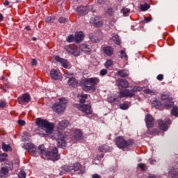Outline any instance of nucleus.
Segmentation results:
<instances>
[{
	"mask_svg": "<svg viewBox=\"0 0 178 178\" xmlns=\"http://www.w3.org/2000/svg\"><path fill=\"white\" fill-rule=\"evenodd\" d=\"M38 154L44 159H50L51 161H58L60 156L58 154V149L54 147L51 152L45 150L44 145H41L38 148Z\"/></svg>",
	"mask_w": 178,
	"mask_h": 178,
	"instance_id": "obj_1",
	"label": "nucleus"
},
{
	"mask_svg": "<svg viewBox=\"0 0 178 178\" xmlns=\"http://www.w3.org/2000/svg\"><path fill=\"white\" fill-rule=\"evenodd\" d=\"M143 88L140 86H134L131 90L125 89L120 90L118 98H114L113 101L119 102L122 98H133L136 95V92L141 91Z\"/></svg>",
	"mask_w": 178,
	"mask_h": 178,
	"instance_id": "obj_2",
	"label": "nucleus"
},
{
	"mask_svg": "<svg viewBox=\"0 0 178 178\" xmlns=\"http://www.w3.org/2000/svg\"><path fill=\"white\" fill-rule=\"evenodd\" d=\"M99 83V79L97 77H92L89 79H85L81 81V86L83 91H94L95 90V86Z\"/></svg>",
	"mask_w": 178,
	"mask_h": 178,
	"instance_id": "obj_3",
	"label": "nucleus"
},
{
	"mask_svg": "<svg viewBox=\"0 0 178 178\" xmlns=\"http://www.w3.org/2000/svg\"><path fill=\"white\" fill-rule=\"evenodd\" d=\"M36 124L39 129H42V130H45V132L47 134H51L52 131H54V129L55 127L54 123H51L48 122V120H42L41 118H38L36 120Z\"/></svg>",
	"mask_w": 178,
	"mask_h": 178,
	"instance_id": "obj_4",
	"label": "nucleus"
},
{
	"mask_svg": "<svg viewBox=\"0 0 178 178\" xmlns=\"http://www.w3.org/2000/svg\"><path fill=\"white\" fill-rule=\"evenodd\" d=\"M67 104V100L66 99V98H60L59 102L54 104L52 106V109L53 111H54V112H56L57 113H62V112H65Z\"/></svg>",
	"mask_w": 178,
	"mask_h": 178,
	"instance_id": "obj_5",
	"label": "nucleus"
},
{
	"mask_svg": "<svg viewBox=\"0 0 178 178\" xmlns=\"http://www.w3.org/2000/svg\"><path fill=\"white\" fill-rule=\"evenodd\" d=\"M161 99L164 109H170L174 105V103L172 101V97L169 94L162 93L161 95Z\"/></svg>",
	"mask_w": 178,
	"mask_h": 178,
	"instance_id": "obj_6",
	"label": "nucleus"
},
{
	"mask_svg": "<svg viewBox=\"0 0 178 178\" xmlns=\"http://www.w3.org/2000/svg\"><path fill=\"white\" fill-rule=\"evenodd\" d=\"M115 144L118 148L124 149V148H127L130 145V142L124 140L123 136H118L115 138Z\"/></svg>",
	"mask_w": 178,
	"mask_h": 178,
	"instance_id": "obj_7",
	"label": "nucleus"
},
{
	"mask_svg": "<svg viewBox=\"0 0 178 178\" xmlns=\"http://www.w3.org/2000/svg\"><path fill=\"white\" fill-rule=\"evenodd\" d=\"M63 169L65 172H81V164L76 163L71 165H64Z\"/></svg>",
	"mask_w": 178,
	"mask_h": 178,
	"instance_id": "obj_8",
	"label": "nucleus"
},
{
	"mask_svg": "<svg viewBox=\"0 0 178 178\" xmlns=\"http://www.w3.org/2000/svg\"><path fill=\"white\" fill-rule=\"evenodd\" d=\"M76 108L85 115H92V108L90 104H78Z\"/></svg>",
	"mask_w": 178,
	"mask_h": 178,
	"instance_id": "obj_9",
	"label": "nucleus"
},
{
	"mask_svg": "<svg viewBox=\"0 0 178 178\" xmlns=\"http://www.w3.org/2000/svg\"><path fill=\"white\" fill-rule=\"evenodd\" d=\"M65 49L69 55H73L74 56H79L80 55V49L76 46H65Z\"/></svg>",
	"mask_w": 178,
	"mask_h": 178,
	"instance_id": "obj_10",
	"label": "nucleus"
},
{
	"mask_svg": "<svg viewBox=\"0 0 178 178\" xmlns=\"http://www.w3.org/2000/svg\"><path fill=\"white\" fill-rule=\"evenodd\" d=\"M71 134L72 136V140L74 143H77V141H80L83 138V134L80 129H74L72 131Z\"/></svg>",
	"mask_w": 178,
	"mask_h": 178,
	"instance_id": "obj_11",
	"label": "nucleus"
},
{
	"mask_svg": "<svg viewBox=\"0 0 178 178\" xmlns=\"http://www.w3.org/2000/svg\"><path fill=\"white\" fill-rule=\"evenodd\" d=\"M57 136V143L58 145L60 147H65L66 145V136L60 131H58L56 134Z\"/></svg>",
	"mask_w": 178,
	"mask_h": 178,
	"instance_id": "obj_12",
	"label": "nucleus"
},
{
	"mask_svg": "<svg viewBox=\"0 0 178 178\" xmlns=\"http://www.w3.org/2000/svg\"><path fill=\"white\" fill-rule=\"evenodd\" d=\"M90 23L95 27H102V19L99 17H92L90 20Z\"/></svg>",
	"mask_w": 178,
	"mask_h": 178,
	"instance_id": "obj_13",
	"label": "nucleus"
},
{
	"mask_svg": "<svg viewBox=\"0 0 178 178\" xmlns=\"http://www.w3.org/2000/svg\"><path fill=\"white\" fill-rule=\"evenodd\" d=\"M169 124H170V120H168L166 122L159 120V127L160 130H162L163 131H168V129H169Z\"/></svg>",
	"mask_w": 178,
	"mask_h": 178,
	"instance_id": "obj_14",
	"label": "nucleus"
},
{
	"mask_svg": "<svg viewBox=\"0 0 178 178\" xmlns=\"http://www.w3.org/2000/svg\"><path fill=\"white\" fill-rule=\"evenodd\" d=\"M54 59L56 62H58V63H60L63 67H65V69H69V61H67V60L62 58L58 56H56Z\"/></svg>",
	"mask_w": 178,
	"mask_h": 178,
	"instance_id": "obj_15",
	"label": "nucleus"
},
{
	"mask_svg": "<svg viewBox=\"0 0 178 178\" xmlns=\"http://www.w3.org/2000/svg\"><path fill=\"white\" fill-rule=\"evenodd\" d=\"M23 148H24V149H26V151H28V152H29V154H31L37 153V148L33 143H28L24 145Z\"/></svg>",
	"mask_w": 178,
	"mask_h": 178,
	"instance_id": "obj_16",
	"label": "nucleus"
},
{
	"mask_svg": "<svg viewBox=\"0 0 178 178\" xmlns=\"http://www.w3.org/2000/svg\"><path fill=\"white\" fill-rule=\"evenodd\" d=\"M9 170H10V167L2 166L0 169V178H6L9 175Z\"/></svg>",
	"mask_w": 178,
	"mask_h": 178,
	"instance_id": "obj_17",
	"label": "nucleus"
},
{
	"mask_svg": "<svg viewBox=\"0 0 178 178\" xmlns=\"http://www.w3.org/2000/svg\"><path fill=\"white\" fill-rule=\"evenodd\" d=\"M117 84L120 90H122V88H129V82L124 79H119L117 81Z\"/></svg>",
	"mask_w": 178,
	"mask_h": 178,
	"instance_id": "obj_18",
	"label": "nucleus"
},
{
	"mask_svg": "<svg viewBox=\"0 0 178 178\" xmlns=\"http://www.w3.org/2000/svg\"><path fill=\"white\" fill-rule=\"evenodd\" d=\"M50 77L53 80H59L60 79V72L58 70H51L50 72Z\"/></svg>",
	"mask_w": 178,
	"mask_h": 178,
	"instance_id": "obj_19",
	"label": "nucleus"
},
{
	"mask_svg": "<svg viewBox=\"0 0 178 178\" xmlns=\"http://www.w3.org/2000/svg\"><path fill=\"white\" fill-rule=\"evenodd\" d=\"M145 120L148 129H151L154 126V118L151 115H146Z\"/></svg>",
	"mask_w": 178,
	"mask_h": 178,
	"instance_id": "obj_20",
	"label": "nucleus"
},
{
	"mask_svg": "<svg viewBox=\"0 0 178 178\" xmlns=\"http://www.w3.org/2000/svg\"><path fill=\"white\" fill-rule=\"evenodd\" d=\"M77 13L79 16H84L88 13V8L86 6H80L77 8Z\"/></svg>",
	"mask_w": 178,
	"mask_h": 178,
	"instance_id": "obj_21",
	"label": "nucleus"
},
{
	"mask_svg": "<svg viewBox=\"0 0 178 178\" xmlns=\"http://www.w3.org/2000/svg\"><path fill=\"white\" fill-rule=\"evenodd\" d=\"M103 52L106 56H112L113 55L114 50L112 47H105L103 48Z\"/></svg>",
	"mask_w": 178,
	"mask_h": 178,
	"instance_id": "obj_22",
	"label": "nucleus"
},
{
	"mask_svg": "<svg viewBox=\"0 0 178 178\" xmlns=\"http://www.w3.org/2000/svg\"><path fill=\"white\" fill-rule=\"evenodd\" d=\"M84 40V33L83 32H76L75 33V41L76 42H81Z\"/></svg>",
	"mask_w": 178,
	"mask_h": 178,
	"instance_id": "obj_23",
	"label": "nucleus"
},
{
	"mask_svg": "<svg viewBox=\"0 0 178 178\" xmlns=\"http://www.w3.org/2000/svg\"><path fill=\"white\" fill-rule=\"evenodd\" d=\"M67 126H69V122L63 120L58 122V130H65Z\"/></svg>",
	"mask_w": 178,
	"mask_h": 178,
	"instance_id": "obj_24",
	"label": "nucleus"
},
{
	"mask_svg": "<svg viewBox=\"0 0 178 178\" xmlns=\"http://www.w3.org/2000/svg\"><path fill=\"white\" fill-rule=\"evenodd\" d=\"M79 49H81V51L85 52L86 54H90L91 52V48H90V46L86 44H81L79 47Z\"/></svg>",
	"mask_w": 178,
	"mask_h": 178,
	"instance_id": "obj_25",
	"label": "nucleus"
},
{
	"mask_svg": "<svg viewBox=\"0 0 178 178\" xmlns=\"http://www.w3.org/2000/svg\"><path fill=\"white\" fill-rule=\"evenodd\" d=\"M169 178H178V171L177 170L171 169L168 172Z\"/></svg>",
	"mask_w": 178,
	"mask_h": 178,
	"instance_id": "obj_26",
	"label": "nucleus"
},
{
	"mask_svg": "<svg viewBox=\"0 0 178 178\" xmlns=\"http://www.w3.org/2000/svg\"><path fill=\"white\" fill-rule=\"evenodd\" d=\"M68 85L70 86V87H76L77 85L79 84V82L77 81L76 79L72 77L68 80Z\"/></svg>",
	"mask_w": 178,
	"mask_h": 178,
	"instance_id": "obj_27",
	"label": "nucleus"
},
{
	"mask_svg": "<svg viewBox=\"0 0 178 178\" xmlns=\"http://www.w3.org/2000/svg\"><path fill=\"white\" fill-rule=\"evenodd\" d=\"M111 40L115 42V44L117 45H120L121 42H120V38H119V35H118V34L115 33H113L112 34V37H111Z\"/></svg>",
	"mask_w": 178,
	"mask_h": 178,
	"instance_id": "obj_28",
	"label": "nucleus"
},
{
	"mask_svg": "<svg viewBox=\"0 0 178 178\" xmlns=\"http://www.w3.org/2000/svg\"><path fill=\"white\" fill-rule=\"evenodd\" d=\"M152 106H154V108H159L160 106H163V104H162V102H160L159 100H153L152 102Z\"/></svg>",
	"mask_w": 178,
	"mask_h": 178,
	"instance_id": "obj_29",
	"label": "nucleus"
},
{
	"mask_svg": "<svg viewBox=\"0 0 178 178\" xmlns=\"http://www.w3.org/2000/svg\"><path fill=\"white\" fill-rule=\"evenodd\" d=\"M99 151H100V152H108V151H111V148L106 145H100L99 147Z\"/></svg>",
	"mask_w": 178,
	"mask_h": 178,
	"instance_id": "obj_30",
	"label": "nucleus"
},
{
	"mask_svg": "<svg viewBox=\"0 0 178 178\" xmlns=\"http://www.w3.org/2000/svg\"><path fill=\"white\" fill-rule=\"evenodd\" d=\"M118 74L121 77H127V76H129V71L126 70H121L118 71Z\"/></svg>",
	"mask_w": 178,
	"mask_h": 178,
	"instance_id": "obj_31",
	"label": "nucleus"
},
{
	"mask_svg": "<svg viewBox=\"0 0 178 178\" xmlns=\"http://www.w3.org/2000/svg\"><path fill=\"white\" fill-rule=\"evenodd\" d=\"M8 154L6 153L0 154V162H8Z\"/></svg>",
	"mask_w": 178,
	"mask_h": 178,
	"instance_id": "obj_32",
	"label": "nucleus"
},
{
	"mask_svg": "<svg viewBox=\"0 0 178 178\" xmlns=\"http://www.w3.org/2000/svg\"><path fill=\"white\" fill-rule=\"evenodd\" d=\"M171 115L172 116H175V118H178V107L177 106H174L171 111Z\"/></svg>",
	"mask_w": 178,
	"mask_h": 178,
	"instance_id": "obj_33",
	"label": "nucleus"
},
{
	"mask_svg": "<svg viewBox=\"0 0 178 178\" xmlns=\"http://www.w3.org/2000/svg\"><path fill=\"white\" fill-rule=\"evenodd\" d=\"M2 149L4 152H8V151H12V147L9 145H6L5 143L2 144Z\"/></svg>",
	"mask_w": 178,
	"mask_h": 178,
	"instance_id": "obj_34",
	"label": "nucleus"
},
{
	"mask_svg": "<svg viewBox=\"0 0 178 178\" xmlns=\"http://www.w3.org/2000/svg\"><path fill=\"white\" fill-rule=\"evenodd\" d=\"M140 10H142V12H145L146 10H148V9H149V6L147 3H145V4H141L140 6Z\"/></svg>",
	"mask_w": 178,
	"mask_h": 178,
	"instance_id": "obj_35",
	"label": "nucleus"
},
{
	"mask_svg": "<svg viewBox=\"0 0 178 178\" xmlns=\"http://www.w3.org/2000/svg\"><path fill=\"white\" fill-rule=\"evenodd\" d=\"M87 97H88V95H78V97L81 98L79 99L80 104H84V102H86V99H87Z\"/></svg>",
	"mask_w": 178,
	"mask_h": 178,
	"instance_id": "obj_36",
	"label": "nucleus"
},
{
	"mask_svg": "<svg viewBox=\"0 0 178 178\" xmlns=\"http://www.w3.org/2000/svg\"><path fill=\"white\" fill-rule=\"evenodd\" d=\"M22 101L23 102H30V95L29 94H24L22 97Z\"/></svg>",
	"mask_w": 178,
	"mask_h": 178,
	"instance_id": "obj_37",
	"label": "nucleus"
},
{
	"mask_svg": "<svg viewBox=\"0 0 178 178\" xmlns=\"http://www.w3.org/2000/svg\"><path fill=\"white\" fill-rule=\"evenodd\" d=\"M122 13H123L124 16L127 17L130 15V9L127 8H123L122 9Z\"/></svg>",
	"mask_w": 178,
	"mask_h": 178,
	"instance_id": "obj_38",
	"label": "nucleus"
},
{
	"mask_svg": "<svg viewBox=\"0 0 178 178\" xmlns=\"http://www.w3.org/2000/svg\"><path fill=\"white\" fill-rule=\"evenodd\" d=\"M120 108L122 111H126L129 109V104L127 103H122L120 104Z\"/></svg>",
	"mask_w": 178,
	"mask_h": 178,
	"instance_id": "obj_39",
	"label": "nucleus"
},
{
	"mask_svg": "<svg viewBox=\"0 0 178 178\" xmlns=\"http://www.w3.org/2000/svg\"><path fill=\"white\" fill-rule=\"evenodd\" d=\"M120 58L121 59H127V54H126V50L120 51Z\"/></svg>",
	"mask_w": 178,
	"mask_h": 178,
	"instance_id": "obj_40",
	"label": "nucleus"
},
{
	"mask_svg": "<svg viewBox=\"0 0 178 178\" xmlns=\"http://www.w3.org/2000/svg\"><path fill=\"white\" fill-rule=\"evenodd\" d=\"M113 65V61L112 60L109 59L107 60L106 62L105 63L104 65L106 69H108V67H111Z\"/></svg>",
	"mask_w": 178,
	"mask_h": 178,
	"instance_id": "obj_41",
	"label": "nucleus"
},
{
	"mask_svg": "<svg viewBox=\"0 0 178 178\" xmlns=\"http://www.w3.org/2000/svg\"><path fill=\"white\" fill-rule=\"evenodd\" d=\"M145 94H149V95H156V92L151 90L149 89H146L144 90Z\"/></svg>",
	"mask_w": 178,
	"mask_h": 178,
	"instance_id": "obj_42",
	"label": "nucleus"
},
{
	"mask_svg": "<svg viewBox=\"0 0 178 178\" xmlns=\"http://www.w3.org/2000/svg\"><path fill=\"white\" fill-rule=\"evenodd\" d=\"M67 42H73V41H76V37L73 36V35H69L67 38Z\"/></svg>",
	"mask_w": 178,
	"mask_h": 178,
	"instance_id": "obj_43",
	"label": "nucleus"
},
{
	"mask_svg": "<svg viewBox=\"0 0 178 178\" xmlns=\"http://www.w3.org/2000/svg\"><path fill=\"white\" fill-rule=\"evenodd\" d=\"M18 177L19 178H26V172H24V170L19 171V172L18 174Z\"/></svg>",
	"mask_w": 178,
	"mask_h": 178,
	"instance_id": "obj_44",
	"label": "nucleus"
},
{
	"mask_svg": "<svg viewBox=\"0 0 178 178\" xmlns=\"http://www.w3.org/2000/svg\"><path fill=\"white\" fill-rule=\"evenodd\" d=\"M115 13V10H113V8H108L106 11V15H108V16H112Z\"/></svg>",
	"mask_w": 178,
	"mask_h": 178,
	"instance_id": "obj_45",
	"label": "nucleus"
},
{
	"mask_svg": "<svg viewBox=\"0 0 178 178\" xmlns=\"http://www.w3.org/2000/svg\"><path fill=\"white\" fill-rule=\"evenodd\" d=\"M58 22H59V23H67V19H66L63 17H61L58 19Z\"/></svg>",
	"mask_w": 178,
	"mask_h": 178,
	"instance_id": "obj_46",
	"label": "nucleus"
},
{
	"mask_svg": "<svg viewBox=\"0 0 178 178\" xmlns=\"http://www.w3.org/2000/svg\"><path fill=\"white\" fill-rule=\"evenodd\" d=\"M108 74V70L106 69H103L100 71V76H105Z\"/></svg>",
	"mask_w": 178,
	"mask_h": 178,
	"instance_id": "obj_47",
	"label": "nucleus"
},
{
	"mask_svg": "<svg viewBox=\"0 0 178 178\" xmlns=\"http://www.w3.org/2000/svg\"><path fill=\"white\" fill-rule=\"evenodd\" d=\"M138 166L141 169L142 171L145 170V164L144 163H139Z\"/></svg>",
	"mask_w": 178,
	"mask_h": 178,
	"instance_id": "obj_48",
	"label": "nucleus"
},
{
	"mask_svg": "<svg viewBox=\"0 0 178 178\" xmlns=\"http://www.w3.org/2000/svg\"><path fill=\"white\" fill-rule=\"evenodd\" d=\"M18 124H19V126H24L26 124V121L19 120H18Z\"/></svg>",
	"mask_w": 178,
	"mask_h": 178,
	"instance_id": "obj_49",
	"label": "nucleus"
},
{
	"mask_svg": "<svg viewBox=\"0 0 178 178\" xmlns=\"http://www.w3.org/2000/svg\"><path fill=\"white\" fill-rule=\"evenodd\" d=\"M152 20V17H145L144 18V23H149Z\"/></svg>",
	"mask_w": 178,
	"mask_h": 178,
	"instance_id": "obj_50",
	"label": "nucleus"
},
{
	"mask_svg": "<svg viewBox=\"0 0 178 178\" xmlns=\"http://www.w3.org/2000/svg\"><path fill=\"white\" fill-rule=\"evenodd\" d=\"M6 103L4 101L0 100V108H5Z\"/></svg>",
	"mask_w": 178,
	"mask_h": 178,
	"instance_id": "obj_51",
	"label": "nucleus"
},
{
	"mask_svg": "<svg viewBox=\"0 0 178 178\" xmlns=\"http://www.w3.org/2000/svg\"><path fill=\"white\" fill-rule=\"evenodd\" d=\"M157 80L159 81H162L163 80V74H159L156 77Z\"/></svg>",
	"mask_w": 178,
	"mask_h": 178,
	"instance_id": "obj_52",
	"label": "nucleus"
},
{
	"mask_svg": "<svg viewBox=\"0 0 178 178\" xmlns=\"http://www.w3.org/2000/svg\"><path fill=\"white\" fill-rule=\"evenodd\" d=\"M36 65H37V60L35 58H33L31 62V65L36 66Z\"/></svg>",
	"mask_w": 178,
	"mask_h": 178,
	"instance_id": "obj_53",
	"label": "nucleus"
},
{
	"mask_svg": "<svg viewBox=\"0 0 178 178\" xmlns=\"http://www.w3.org/2000/svg\"><path fill=\"white\" fill-rule=\"evenodd\" d=\"M50 22H52V17H48L46 19V22H47V23H50Z\"/></svg>",
	"mask_w": 178,
	"mask_h": 178,
	"instance_id": "obj_54",
	"label": "nucleus"
},
{
	"mask_svg": "<svg viewBox=\"0 0 178 178\" xmlns=\"http://www.w3.org/2000/svg\"><path fill=\"white\" fill-rule=\"evenodd\" d=\"M4 6H8L9 5V1L6 0L5 2L3 3Z\"/></svg>",
	"mask_w": 178,
	"mask_h": 178,
	"instance_id": "obj_55",
	"label": "nucleus"
},
{
	"mask_svg": "<svg viewBox=\"0 0 178 178\" xmlns=\"http://www.w3.org/2000/svg\"><path fill=\"white\" fill-rule=\"evenodd\" d=\"M92 178H101V177L99 175H94L92 176Z\"/></svg>",
	"mask_w": 178,
	"mask_h": 178,
	"instance_id": "obj_56",
	"label": "nucleus"
},
{
	"mask_svg": "<svg viewBox=\"0 0 178 178\" xmlns=\"http://www.w3.org/2000/svg\"><path fill=\"white\" fill-rule=\"evenodd\" d=\"M3 20V15L2 14H0V22H2Z\"/></svg>",
	"mask_w": 178,
	"mask_h": 178,
	"instance_id": "obj_57",
	"label": "nucleus"
},
{
	"mask_svg": "<svg viewBox=\"0 0 178 178\" xmlns=\"http://www.w3.org/2000/svg\"><path fill=\"white\" fill-rule=\"evenodd\" d=\"M154 162H155V161L151 160V161H150V165H153V164H154Z\"/></svg>",
	"mask_w": 178,
	"mask_h": 178,
	"instance_id": "obj_58",
	"label": "nucleus"
},
{
	"mask_svg": "<svg viewBox=\"0 0 178 178\" xmlns=\"http://www.w3.org/2000/svg\"><path fill=\"white\" fill-rule=\"evenodd\" d=\"M66 74V76H73V74H72V73H70V74L67 73V74Z\"/></svg>",
	"mask_w": 178,
	"mask_h": 178,
	"instance_id": "obj_59",
	"label": "nucleus"
},
{
	"mask_svg": "<svg viewBox=\"0 0 178 178\" xmlns=\"http://www.w3.org/2000/svg\"><path fill=\"white\" fill-rule=\"evenodd\" d=\"M26 30H28L29 31H30V30H31V29H30L29 26H26Z\"/></svg>",
	"mask_w": 178,
	"mask_h": 178,
	"instance_id": "obj_60",
	"label": "nucleus"
},
{
	"mask_svg": "<svg viewBox=\"0 0 178 178\" xmlns=\"http://www.w3.org/2000/svg\"><path fill=\"white\" fill-rule=\"evenodd\" d=\"M91 41L94 42V39L92 38H90ZM95 42H98V41L95 40Z\"/></svg>",
	"mask_w": 178,
	"mask_h": 178,
	"instance_id": "obj_61",
	"label": "nucleus"
},
{
	"mask_svg": "<svg viewBox=\"0 0 178 178\" xmlns=\"http://www.w3.org/2000/svg\"><path fill=\"white\" fill-rule=\"evenodd\" d=\"M32 40H33V41H36V40H37V38H33Z\"/></svg>",
	"mask_w": 178,
	"mask_h": 178,
	"instance_id": "obj_62",
	"label": "nucleus"
},
{
	"mask_svg": "<svg viewBox=\"0 0 178 178\" xmlns=\"http://www.w3.org/2000/svg\"><path fill=\"white\" fill-rule=\"evenodd\" d=\"M98 3H102V1H99V0L97 1Z\"/></svg>",
	"mask_w": 178,
	"mask_h": 178,
	"instance_id": "obj_63",
	"label": "nucleus"
},
{
	"mask_svg": "<svg viewBox=\"0 0 178 178\" xmlns=\"http://www.w3.org/2000/svg\"><path fill=\"white\" fill-rule=\"evenodd\" d=\"M100 158H104V154H101Z\"/></svg>",
	"mask_w": 178,
	"mask_h": 178,
	"instance_id": "obj_64",
	"label": "nucleus"
}]
</instances>
